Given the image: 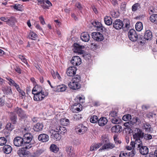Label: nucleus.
I'll list each match as a JSON object with an SVG mask.
<instances>
[{
	"label": "nucleus",
	"instance_id": "1",
	"mask_svg": "<svg viewBox=\"0 0 157 157\" xmlns=\"http://www.w3.org/2000/svg\"><path fill=\"white\" fill-rule=\"evenodd\" d=\"M144 136V133L139 128H136L133 133V137L135 140H136L141 144L142 140Z\"/></svg>",
	"mask_w": 157,
	"mask_h": 157
},
{
	"label": "nucleus",
	"instance_id": "2",
	"mask_svg": "<svg viewBox=\"0 0 157 157\" xmlns=\"http://www.w3.org/2000/svg\"><path fill=\"white\" fill-rule=\"evenodd\" d=\"M128 35L129 39L132 41H135L138 39L140 43L142 44L144 43V42L143 40L141 41L142 37L138 36L136 31L134 29H131L128 32Z\"/></svg>",
	"mask_w": 157,
	"mask_h": 157
},
{
	"label": "nucleus",
	"instance_id": "3",
	"mask_svg": "<svg viewBox=\"0 0 157 157\" xmlns=\"http://www.w3.org/2000/svg\"><path fill=\"white\" fill-rule=\"evenodd\" d=\"M33 98L34 101H38L42 100L44 98L48 95V93L42 91L39 93H36L34 94Z\"/></svg>",
	"mask_w": 157,
	"mask_h": 157
},
{
	"label": "nucleus",
	"instance_id": "4",
	"mask_svg": "<svg viewBox=\"0 0 157 157\" xmlns=\"http://www.w3.org/2000/svg\"><path fill=\"white\" fill-rule=\"evenodd\" d=\"M14 145L17 147L22 146L24 144L23 139L20 136H17L15 137L13 140Z\"/></svg>",
	"mask_w": 157,
	"mask_h": 157
},
{
	"label": "nucleus",
	"instance_id": "5",
	"mask_svg": "<svg viewBox=\"0 0 157 157\" xmlns=\"http://www.w3.org/2000/svg\"><path fill=\"white\" fill-rule=\"evenodd\" d=\"M124 25L122 21L120 19L115 20L113 23L114 28L117 30L121 29L123 28Z\"/></svg>",
	"mask_w": 157,
	"mask_h": 157
},
{
	"label": "nucleus",
	"instance_id": "6",
	"mask_svg": "<svg viewBox=\"0 0 157 157\" xmlns=\"http://www.w3.org/2000/svg\"><path fill=\"white\" fill-rule=\"evenodd\" d=\"M93 38L97 41H101L103 40L104 37L99 32H94L92 34Z\"/></svg>",
	"mask_w": 157,
	"mask_h": 157
},
{
	"label": "nucleus",
	"instance_id": "7",
	"mask_svg": "<svg viewBox=\"0 0 157 157\" xmlns=\"http://www.w3.org/2000/svg\"><path fill=\"white\" fill-rule=\"evenodd\" d=\"M33 137L32 135L30 133H27L25 134L22 138L24 144H29L30 143L33 139Z\"/></svg>",
	"mask_w": 157,
	"mask_h": 157
},
{
	"label": "nucleus",
	"instance_id": "8",
	"mask_svg": "<svg viewBox=\"0 0 157 157\" xmlns=\"http://www.w3.org/2000/svg\"><path fill=\"white\" fill-rule=\"evenodd\" d=\"M71 63L74 66H78L81 63V60L79 57L78 56H73L71 61Z\"/></svg>",
	"mask_w": 157,
	"mask_h": 157
},
{
	"label": "nucleus",
	"instance_id": "9",
	"mask_svg": "<svg viewBox=\"0 0 157 157\" xmlns=\"http://www.w3.org/2000/svg\"><path fill=\"white\" fill-rule=\"evenodd\" d=\"M71 110L74 113H77L82 109V106L79 103H75L71 107Z\"/></svg>",
	"mask_w": 157,
	"mask_h": 157
},
{
	"label": "nucleus",
	"instance_id": "10",
	"mask_svg": "<svg viewBox=\"0 0 157 157\" xmlns=\"http://www.w3.org/2000/svg\"><path fill=\"white\" fill-rule=\"evenodd\" d=\"M141 146L138 147L137 149L140 150V152L142 155H146L148 152V148L145 146H143L142 143H141Z\"/></svg>",
	"mask_w": 157,
	"mask_h": 157
},
{
	"label": "nucleus",
	"instance_id": "11",
	"mask_svg": "<svg viewBox=\"0 0 157 157\" xmlns=\"http://www.w3.org/2000/svg\"><path fill=\"white\" fill-rule=\"evenodd\" d=\"M77 70L76 67L72 66L69 67L67 71V74L68 76H72L75 74Z\"/></svg>",
	"mask_w": 157,
	"mask_h": 157
},
{
	"label": "nucleus",
	"instance_id": "12",
	"mask_svg": "<svg viewBox=\"0 0 157 157\" xmlns=\"http://www.w3.org/2000/svg\"><path fill=\"white\" fill-rule=\"evenodd\" d=\"M141 41H144V40H151L152 37V32L151 31L149 30H147L145 31V34L144 35V37L143 38V36H142Z\"/></svg>",
	"mask_w": 157,
	"mask_h": 157
},
{
	"label": "nucleus",
	"instance_id": "13",
	"mask_svg": "<svg viewBox=\"0 0 157 157\" xmlns=\"http://www.w3.org/2000/svg\"><path fill=\"white\" fill-rule=\"evenodd\" d=\"M2 90L4 94L7 95H9L12 94V90L11 88L8 86H2Z\"/></svg>",
	"mask_w": 157,
	"mask_h": 157
},
{
	"label": "nucleus",
	"instance_id": "14",
	"mask_svg": "<svg viewBox=\"0 0 157 157\" xmlns=\"http://www.w3.org/2000/svg\"><path fill=\"white\" fill-rule=\"evenodd\" d=\"M38 140L42 142H46L49 140L48 136L46 134H42L38 136Z\"/></svg>",
	"mask_w": 157,
	"mask_h": 157
},
{
	"label": "nucleus",
	"instance_id": "15",
	"mask_svg": "<svg viewBox=\"0 0 157 157\" xmlns=\"http://www.w3.org/2000/svg\"><path fill=\"white\" fill-rule=\"evenodd\" d=\"M69 86L71 88L74 90L78 89L80 87V85L79 83L74 81L73 80L72 82L70 83Z\"/></svg>",
	"mask_w": 157,
	"mask_h": 157
},
{
	"label": "nucleus",
	"instance_id": "16",
	"mask_svg": "<svg viewBox=\"0 0 157 157\" xmlns=\"http://www.w3.org/2000/svg\"><path fill=\"white\" fill-rule=\"evenodd\" d=\"M115 147V145L110 142H109L106 144H105L99 150H104L107 149H112Z\"/></svg>",
	"mask_w": 157,
	"mask_h": 157
},
{
	"label": "nucleus",
	"instance_id": "17",
	"mask_svg": "<svg viewBox=\"0 0 157 157\" xmlns=\"http://www.w3.org/2000/svg\"><path fill=\"white\" fill-rule=\"evenodd\" d=\"M14 112L16 113L18 115L21 117L25 116L24 112L20 108L17 107L14 109Z\"/></svg>",
	"mask_w": 157,
	"mask_h": 157
},
{
	"label": "nucleus",
	"instance_id": "18",
	"mask_svg": "<svg viewBox=\"0 0 157 157\" xmlns=\"http://www.w3.org/2000/svg\"><path fill=\"white\" fill-rule=\"evenodd\" d=\"M58 132L57 131H55L53 129L51 130L50 131V133L53 136L54 139H55L56 140H59L61 138L60 135L57 132Z\"/></svg>",
	"mask_w": 157,
	"mask_h": 157
},
{
	"label": "nucleus",
	"instance_id": "19",
	"mask_svg": "<svg viewBox=\"0 0 157 157\" xmlns=\"http://www.w3.org/2000/svg\"><path fill=\"white\" fill-rule=\"evenodd\" d=\"M122 130V127L119 125H115L111 128V131L115 133L120 132Z\"/></svg>",
	"mask_w": 157,
	"mask_h": 157
},
{
	"label": "nucleus",
	"instance_id": "20",
	"mask_svg": "<svg viewBox=\"0 0 157 157\" xmlns=\"http://www.w3.org/2000/svg\"><path fill=\"white\" fill-rule=\"evenodd\" d=\"M17 153L20 157H24L27 155L29 154V152L24 150L23 148L18 150Z\"/></svg>",
	"mask_w": 157,
	"mask_h": 157
},
{
	"label": "nucleus",
	"instance_id": "21",
	"mask_svg": "<svg viewBox=\"0 0 157 157\" xmlns=\"http://www.w3.org/2000/svg\"><path fill=\"white\" fill-rule=\"evenodd\" d=\"M81 38L84 41L88 42L90 39V36L88 33L84 32L82 33Z\"/></svg>",
	"mask_w": 157,
	"mask_h": 157
},
{
	"label": "nucleus",
	"instance_id": "22",
	"mask_svg": "<svg viewBox=\"0 0 157 157\" xmlns=\"http://www.w3.org/2000/svg\"><path fill=\"white\" fill-rule=\"evenodd\" d=\"M16 21V19L13 17L9 18L6 24L10 26L13 27Z\"/></svg>",
	"mask_w": 157,
	"mask_h": 157
},
{
	"label": "nucleus",
	"instance_id": "23",
	"mask_svg": "<svg viewBox=\"0 0 157 157\" xmlns=\"http://www.w3.org/2000/svg\"><path fill=\"white\" fill-rule=\"evenodd\" d=\"M43 125L41 123H37L34 127L33 129L34 131L36 132H39L41 131L43 129Z\"/></svg>",
	"mask_w": 157,
	"mask_h": 157
},
{
	"label": "nucleus",
	"instance_id": "24",
	"mask_svg": "<svg viewBox=\"0 0 157 157\" xmlns=\"http://www.w3.org/2000/svg\"><path fill=\"white\" fill-rule=\"evenodd\" d=\"M108 122L107 119L104 117L100 118L98 121V123L99 126H103L105 125Z\"/></svg>",
	"mask_w": 157,
	"mask_h": 157
},
{
	"label": "nucleus",
	"instance_id": "25",
	"mask_svg": "<svg viewBox=\"0 0 157 157\" xmlns=\"http://www.w3.org/2000/svg\"><path fill=\"white\" fill-rule=\"evenodd\" d=\"M103 144L101 143L92 144L90 147V150L91 151H93L97 150Z\"/></svg>",
	"mask_w": 157,
	"mask_h": 157
},
{
	"label": "nucleus",
	"instance_id": "26",
	"mask_svg": "<svg viewBox=\"0 0 157 157\" xmlns=\"http://www.w3.org/2000/svg\"><path fill=\"white\" fill-rule=\"evenodd\" d=\"M3 151L4 153L9 154L11 152L12 148L11 146L9 145H5L3 147Z\"/></svg>",
	"mask_w": 157,
	"mask_h": 157
},
{
	"label": "nucleus",
	"instance_id": "27",
	"mask_svg": "<svg viewBox=\"0 0 157 157\" xmlns=\"http://www.w3.org/2000/svg\"><path fill=\"white\" fill-rule=\"evenodd\" d=\"M56 130L58 132L61 131L60 133L61 134H63L67 132V129L65 127L60 126H56Z\"/></svg>",
	"mask_w": 157,
	"mask_h": 157
},
{
	"label": "nucleus",
	"instance_id": "28",
	"mask_svg": "<svg viewBox=\"0 0 157 157\" xmlns=\"http://www.w3.org/2000/svg\"><path fill=\"white\" fill-rule=\"evenodd\" d=\"M66 86L63 84L58 85L56 86V90L58 91H64L66 90Z\"/></svg>",
	"mask_w": 157,
	"mask_h": 157
},
{
	"label": "nucleus",
	"instance_id": "29",
	"mask_svg": "<svg viewBox=\"0 0 157 157\" xmlns=\"http://www.w3.org/2000/svg\"><path fill=\"white\" fill-rule=\"evenodd\" d=\"M66 151L68 155L70 156H73L74 155L73 148L71 146L67 147Z\"/></svg>",
	"mask_w": 157,
	"mask_h": 157
},
{
	"label": "nucleus",
	"instance_id": "30",
	"mask_svg": "<svg viewBox=\"0 0 157 157\" xmlns=\"http://www.w3.org/2000/svg\"><path fill=\"white\" fill-rule=\"evenodd\" d=\"M43 91L41 89V87L38 85L36 86L33 89L32 91V93L34 94H36V93H39Z\"/></svg>",
	"mask_w": 157,
	"mask_h": 157
},
{
	"label": "nucleus",
	"instance_id": "31",
	"mask_svg": "<svg viewBox=\"0 0 157 157\" xmlns=\"http://www.w3.org/2000/svg\"><path fill=\"white\" fill-rule=\"evenodd\" d=\"M104 20L105 23L106 25H110L112 24V20L110 17L106 16L104 18Z\"/></svg>",
	"mask_w": 157,
	"mask_h": 157
},
{
	"label": "nucleus",
	"instance_id": "32",
	"mask_svg": "<svg viewBox=\"0 0 157 157\" xmlns=\"http://www.w3.org/2000/svg\"><path fill=\"white\" fill-rule=\"evenodd\" d=\"M140 144H141L136 140H135L134 141H131L130 143V145L132 146L131 147L132 148L136 147L137 149L138 147L141 146Z\"/></svg>",
	"mask_w": 157,
	"mask_h": 157
},
{
	"label": "nucleus",
	"instance_id": "33",
	"mask_svg": "<svg viewBox=\"0 0 157 157\" xmlns=\"http://www.w3.org/2000/svg\"><path fill=\"white\" fill-rule=\"evenodd\" d=\"M150 20L153 23L157 24V14H153L150 17Z\"/></svg>",
	"mask_w": 157,
	"mask_h": 157
},
{
	"label": "nucleus",
	"instance_id": "34",
	"mask_svg": "<svg viewBox=\"0 0 157 157\" xmlns=\"http://www.w3.org/2000/svg\"><path fill=\"white\" fill-rule=\"evenodd\" d=\"M136 29L138 31H141L143 29V26L142 23L140 22H137L135 25Z\"/></svg>",
	"mask_w": 157,
	"mask_h": 157
},
{
	"label": "nucleus",
	"instance_id": "35",
	"mask_svg": "<svg viewBox=\"0 0 157 157\" xmlns=\"http://www.w3.org/2000/svg\"><path fill=\"white\" fill-rule=\"evenodd\" d=\"M111 122L114 124H118L120 123L121 120V119L116 117L114 118H112L110 119Z\"/></svg>",
	"mask_w": 157,
	"mask_h": 157
},
{
	"label": "nucleus",
	"instance_id": "36",
	"mask_svg": "<svg viewBox=\"0 0 157 157\" xmlns=\"http://www.w3.org/2000/svg\"><path fill=\"white\" fill-rule=\"evenodd\" d=\"M50 149V151L54 153H56L59 150V148L56 145L54 144L51 145Z\"/></svg>",
	"mask_w": 157,
	"mask_h": 157
},
{
	"label": "nucleus",
	"instance_id": "37",
	"mask_svg": "<svg viewBox=\"0 0 157 157\" xmlns=\"http://www.w3.org/2000/svg\"><path fill=\"white\" fill-rule=\"evenodd\" d=\"M60 123L63 125L67 126L69 124V121L66 118L62 119L60 120Z\"/></svg>",
	"mask_w": 157,
	"mask_h": 157
},
{
	"label": "nucleus",
	"instance_id": "38",
	"mask_svg": "<svg viewBox=\"0 0 157 157\" xmlns=\"http://www.w3.org/2000/svg\"><path fill=\"white\" fill-rule=\"evenodd\" d=\"M87 129L86 127L83 126V125H81V128L77 132H78L80 134H82L87 130Z\"/></svg>",
	"mask_w": 157,
	"mask_h": 157
},
{
	"label": "nucleus",
	"instance_id": "39",
	"mask_svg": "<svg viewBox=\"0 0 157 157\" xmlns=\"http://www.w3.org/2000/svg\"><path fill=\"white\" fill-rule=\"evenodd\" d=\"M17 117L16 115H15L13 113H11L10 117V120L14 124L16 123Z\"/></svg>",
	"mask_w": 157,
	"mask_h": 157
},
{
	"label": "nucleus",
	"instance_id": "40",
	"mask_svg": "<svg viewBox=\"0 0 157 157\" xmlns=\"http://www.w3.org/2000/svg\"><path fill=\"white\" fill-rule=\"evenodd\" d=\"M37 36V34L33 32H30L28 36L29 38L34 40H36Z\"/></svg>",
	"mask_w": 157,
	"mask_h": 157
},
{
	"label": "nucleus",
	"instance_id": "41",
	"mask_svg": "<svg viewBox=\"0 0 157 157\" xmlns=\"http://www.w3.org/2000/svg\"><path fill=\"white\" fill-rule=\"evenodd\" d=\"M132 118L131 115L130 114H127L124 115L122 117V120L125 121H130Z\"/></svg>",
	"mask_w": 157,
	"mask_h": 157
},
{
	"label": "nucleus",
	"instance_id": "42",
	"mask_svg": "<svg viewBox=\"0 0 157 157\" xmlns=\"http://www.w3.org/2000/svg\"><path fill=\"white\" fill-rule=\"evenodd\" d=\"M98 118L96 116L94 115L91 117L90 119V121L91 122L95 123H96L98 121Z\"/></svg>",
	"mask_w": 157,
	"mask_h": 157
},
{
	"label": "nucleus",
	"instance_id": "43",
	"mask_svg": "<svg viewBox=\"0 0 157 157\" xmlns=\"http://www.w3.org/2000/svg\"><path fill=\"white\" fill-rule=\"evenodd\" d=\"M51 74L54 78L57 77L59 79H60V77L57 71L55 72L54 71H51Z\"/></svg>",
	"mask_w": 157,
	"mask_h": 157
},
{
	"label": "nucleus",
	"instance_id": "44",
	"mask_svg": "<svg viewBox=\"0 0 157 157\" xmlns=\"http://www.w3.org/2000/svg\"><path fill=\"white\" fill-rule=\"evenodd\" d=\"M109 116L110 118L117 117V112L116 111L112 110L109 113Z\"/></svg>",
	"mask_w": 157,
	"mask_h": 157
},
{
	"label": "nucleus",
	"instance_id": "45",
	"mask_svg": "<svg viewBox=\"0 0 157 157\" xmlns=\"http://www.w3.org/2000/svg\"><path fill=\"white\" fill-rule=\"evenodd\" d=\"M102 140L104 144L109 142V140L108 136L106 135H103L102 136Z\"/></svg>",
	"mask_w": 157,
	"mask_h": 157
},
{
	"label": "nucleus",
	"instance_id": "46",
	"mask_svg": "<svg viewBox=\"0 0 157 157\" xmlns=\"http://www.w3.org/2000/svg\"><path fill=\"white\" fill-rule=\"evenodd\" d=\"M140 4L139 3H136L134 4L132 6V10L133 12L136 11L139 9Z\"/></svg>",
	"mask_w": 157,
	"mask_h": 157
},
{
	"label": "nucleus",
	"instance_id": "47",
	"mask_svg": "<svg viewBox=\"0 0 157 157\" xmlns=\"http://www.w3.org/2000/svg\"><path fill=\"white\" fill-rule=\"evenodd\" d=\"M74 46L75 48L77 50H79L80 49L84 48V46L81 45L77 43L74 44Z\"/></svg>",
	"mask_w": 157,
	"mask_h": 157
},
{
	"label": "nucleus",
	"instance_id": "48",
	"mask_svg": "<svg viewBox=\"0 0 157 157\" xmlns=\"http://www.w3.org/2000/svg\"><path fill=\"white\" fill-rule=\"evenodd\" d=\"M6 142V139L4 137H0V145L3 146L4 145Z\"/></svg>",
	"mask_w": 157,
	"mask_h": 157
},
{
	"label": "nucleus",
	"instance_id": "49",
	"mask_svg": "<svg viewBox=\"0 0 157 157\" xmlns=\"http://www.w3.org/2000/svg\"><path fill=\"white\" fill-rule=\"evenodd\" d=\"M6 79L9 81L8 83L10 86H13L16 83L13 80L9 77H6Z\"/></svg>",
	"mask_w": 157,
	"mask_h": 157
},
{
	"label": "nucleus",
	"instance_id": "50",
	"mask_svg": "<svg viewBox=\"0 0 157 157\" xmlns=\"http://www.w3.org/2000/svg\"><path fill=\"white\" fill-rule=\"evenodd\" d=\"M126 3L125 2H122L120 5V9L122 11H125L126 9Z\"/></svg>",
	"mask_w": 157,
	"mask_h": 157
},
{
	"label": "nucleus",
	"instance_id": "51",
	"mask_svg": "<svg viewBox=\"0 0 157 157\" xmlns=\"http://www.w3.org/2000/svg\"><path fill=\"white\" fill-rule=\"evenodd\" d=\"M6 128L8 131H11L13 128V127L10 123H9L7 124L6 126Z\"/></svg>",
	"mask_w": 157,
	"mask_h": 157
},
{
	"label": "nucleus",
	"instance_id": "52",
	"mask_svg": "<svg viewBox=\"0 0 157 157\" xmlns=\"http://www.w3.org/2000/svg\"><path fill=\"white\" fill-rule=\"evenodd\" d=\"M18 57L19 58V59H21L22 62H23V63H24L26 64L27 65H28V63L27 62L26 59L25 58L24 56H23L22 55H19L18 56Z\"/></svg>",
	"mask_w": 157,
	"mask_h": 157
},
{
	"label": "nucleus",
	"instance_id": "53",
	"mask_svg": "<svg viewBox=\"0 0 157 157\" xmlns=\"http://www.w3.org/2000/svg\"><path fill=\"white\" fill-rule=\"evenodd\" d=\"M73 80L74 81L79 83L81 81L80 76L78 75H76L75 76L74 78H73Z\"/></svg>",
	"mask_w": 157,
	"mask_h": 157
},
{
	"label": "nucleus",
	"instance_id": "54",
	"mask_svg": "<svg viewBox=\"0 0 157 157\" xmlns=\"http://www.w3.org/2000/svg\"><path fill=\"white\" fill-rule=\"evenodd\" d=\"M144 127L146 131L148 132L150 131L151 127L149 124L147 123L144 124Z\"/></svg>",
	"mask_w": 157,
	"mask_h": 157
},
{
	"label": "nucleus",
	"instance_id": "55",
	"mask_svg": "<svg viewBox=\"0 0 157 157\" xmlns=\"http://www.w3.org/2000/svg\"><path fill=\"white\" fill-rule=\"evenodd\" d=\"M22 6L20 4L15 5L13 6L14 9L18 10H21L22 9Z\"/></svg>",
	"mask_w": 157,
	"mask_h": 157
},
{
	"label": "nucleus",
	"instance_id": "56",
	"mask_svg": "<svg viewBox=\"0 0 157 157\" xmlns=\"http://www.w3.org/2000/svg\"><path fill=\"white\" fill-rule=\"evenodd\" d=\"M82 118L81 115L79 114H75L73 117L74 121H78Z\"/></svg>",
	"mask_w": 157,
	"mask_h": 157
},
{
	"label": "nucleus",
	"instance_id": "57",
	"mask_svg": "<svg viewBox=\"0 0 157 157\" xmlns=\"http://www.w3.org/2000/svg\"><path fill=\"white\" fill-rule=\"evenodd\" d=\"M119 157H129V155L128 153L122 152L120 153Z\"/></svg>",
	"mask_w": 157,
	"mask_h": 157
},
{
	"label": "nucleus",
	"instance_id": "58",
	"mask_svg": "<svg viewBox=\"0 0 157 157\" xmlns=\"http://www.w3.org/2000/svg\"><path fill=\"white\" fill-rule=\"evenodd\" d=\"M144 137L145 139L148 140H150L152 138L151 135L148 134H145L144 135Z\"/></svg>",
	"mask_w": 157,
	"mask_h": 157
},
{
	"label": "nucleus",
	"instance_id": "59",
	"mask_svg": "<svg viewBox=\"0 0 157 157\" xmlns=\"http://www.w3.org/2000/svg\"><path fill=\"white\" fill-rule=\"evenodd\" d=\"M45 151V149H41L37 151L36 152V153L37 154V156H39Z\"/></svg>",
	"mask_w": 157,
	"mask_h": 157
},
{
	"label": "nucleus",
	"instance_id": "60",
	"mask_svg": "<svg viewBox=\"0 0 157 157\" xmlns=\"http://www.w3.org/2000/svg\"><path fill=\"white\" fill-rule=\"evenodd\" d=\"M97 28L98 29L99 31H103L104 27L102 26L101 24L100 23H98V26H97Z\"/></svg>",
	"mask_w": 157,
	"mask_h": 157
},
{
	"label": "nucleus",
	"instance_id": "61",
	"mask_svg": "<svg viewBox=\"0 0 157 157\" xmlns=\"http://www.w3.org/2000/svg\"><path fill=\"white\" fill-rule=\"evenodd\" d=\"M39 18L41 23L42 25H44V24H45V22L44 20V19L42 16L40 17Z\"/></svg>",
	"mask_w": 157,
	"mask_h": 157
},
{
	"label": "nucleus",
	"instance_id": "62",
	"mask_svg": "<svg viewBox=\"0 0 157 157\" xmlns=\"http://www.w3.org/2000/svg\"><path fill=\"white\" fill-rule=\"evenodd\" d=\"M9 18H8V17H0V20L2 21L5 22H6V23H7V22L8 21V20Z\"/></svg>",
	"mask_w": 157,
	"mask_h": 157
},
{
	"label": "nucleus",
	"instance_id": "63",
	"mask_svg": "<svg viewBox=\"0 0 157 157\" xmlns=\"http://www.w3.org/2000/svg\"><path fill=\"white\" fill-rule=\"evenodd\" d=\"M131 122V125H133L135 124H136V117H133L132 120L130 121Z\"/></svg>",
	"mask_w": 157,
	"mask_h": 157
},
{
	"label": "nucleus",
	"instance_id": "64",
	"mask_svg": "<svg viewBox=\"0 0 157 157\" xmlns=\"http://www.w3.org/2000/svg\"><path fill=\"white\" fill-rule=\"evenodd\" d=\"M128 154L129 155V157L130 156L131 157H133L135 154V152L134 151H132L129 153H128Z\"/></svg>",
	"mask_w": 157,
	"mask_h": 157
}]
</instances>
